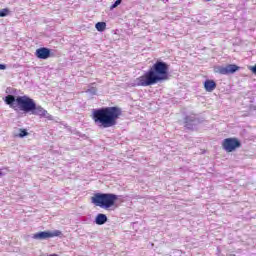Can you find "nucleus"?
Masks as SVG:
<instances>
[{
    "label": "nucleus",
    "instance_id": "2eb2a0df",
    "mask_svg": "<svg viewBox=\"0 0 256 256\" xmlns=\"http://www.w3.org/2000/svg\"><path fill=\"white\" fill-rule=\"evenodd\" d=\"M5 69H7V65L0 64V71H5Z\"/></svg>",
    "mask_w": 256,
    "mask_h": 256
},
{
    "label": "nucleus",
    "instance_id": "f03ea898",
    "mask_svg": "<svg viewBox=\"0 0 256 256\" xmlns=\"http://www.w3.org/2000/svg\"><path fill=\"white\" fill-rule=\"evenodd\" d=\"M4 101L6 105H9V107L14 111H24V113H32V115L46 117V119H53L47 110L41 106H37L35 101L27 96H18L15 98L13 95H7Z\"/></svg>",
    "mask_w": 256,
    "mask_h": 256
},
{
    "label": "nucleus",
    "instance_id": "39448f33",
    "mask_svg": "<svg viewBox=\"0 0 256 256\" xmlns=\"http://www.w3.org/2000/svg\"><path fill=\"white\" fill-rule=\"evenodd\" d=\"M241 147V141L239 138H226L222 142V148L226 153H233Z\"/></svg>",
    "mask_w": 256,
    "mask_h": 256
},
{
    "label": "nucleus",
    "instance_id": "0eeeda50",
    "mask_svg": "<svg viewBox=\"0 0 256 256\" xmlns=\"http://www.w3.org/2000/svg\"><path fill=\"white\" fill-rule=\"evenodd\" d=\"M63 233L60 230H54L53 232L50 231H43L38 232L33 235V239H38L40 241H43V239H51L53 237H61Z\"/></svg>",
    "mask_w": 256,
    "mask_h": 256
},
{
    "label": "nucleus",
    "instance_id": "9b49d317",
    "mask_svg": "<svg viewBox=\"0 0 256 256\" xmlns=\"http://www.w3.org/2000/svg\"><path fill=\"white\" fill-rule=\"evenodd\" d=\"M97 31L103 32L107 29V23L105 22H97L95 25Z\"/></svg>",
    "mask_w": 256,
    "mask_h": 256
},
{
    "label": "nucleus",
    "instance_id": "20e7f679",
    "mask_svg": "<svg viewBox=\"0 0 256 256\" xmlns=\"http://www.w3.org/2000/svg\"><path fill=\"white\" fill-rule=\"evenodd\" d=\"M119 197L111 193H96L91 197V203L101 209L109 211L112 207H115V203Z\"/></svg>",
    "mask_w": 256,
    "mask_h": 256
},
{
    "label": "nucleus",
    "instance_id": "4468645a",
    "mask_svg": "<svg viewBox=\"0 0 256 256\" xmlns=\"http://www.w3.org/2000/svg\"><path fill=\"white\" fill-rule=\"evenodd\" d=\"M121 5V0H116L115 3L111 6V9H115V7H119Z\"/></svg>",
    "mask_w": 256,
    "mask_h": 256
},
{
    "label": "nucleus",
    "instance_id": "dca6fc26",
    "mask_svg": "<svg viewBox=\"0 0 256 256\" xmlns=\"http://www.w3.org/2000/svg\"><path fill=\"white\" fill-rule=\"evenodd\" d=\"M251 71L256 75V64L251 68Z\"/></svg>",
    "mask_w": 256,
    "mask_h": 256
},
{
    "label": "nucleus",
    "instance_id": "423d86ee",
    "mask_svg": "<svg viewBox=\"0 0 256 256\" xmlns=\"http://www.w3.org/2000/svg\"><path fill=\"white\" fill-rule=\"evenodd\" d=\"M241 67L236 64H228L226 66H215L214 73H218L219 75H233V73H237Z\"/></svg>",
    "mask_w": 256,
    "mask_h": 256
},
{
    "label": "nucleus",
    "instance_id": "7ed1b4c3",
    "mask_svg": "<svg viewBox=\"0 0 256 256\" xmlns=\"http://www.w3.org/2000/svg\"><path fill=\"white\" fill-rule=\"evenodd\" d=\"M123 110L118 106L103 107L92 111V120L100 129H109L115 127L117 121L121 119Z\"/></svg>",
    "mask_w": 256,
    "mask_h": 256
},
{
    "label": "nucleus",
    "instance_id": "1a4fd4ad",
    "mask_svg": "<svg viewBox=\"0 0 256 256\" xmlns=\"http://www.w3.org/2000/svg\"><path fill=\"white\" fill-rule=\"evenodd\" d=\"M204 89L208 93H213V91H215V89H217V83L214 80L208 79L204 82Z\"/></svg>",
    "mask_w": 256,
    "mask_h": 256
},
{
    "label": "nucleus",
    "instance_id": "f8f14e48",
    "mask_svg": "<svg viewBox=\"0 0 256 256\" xmlns=\"http://www.w3.org/2000/svg\"><path fill=\"white\" fill-rule=\"evenodd\" d=\"M19 131L20 133L18 134V137L20 138L27 137V135H29V132H27L26 129H20Z\"/></svg>",
    "mask_w": 256,
    "mask_h": 256
},
{
    "label": "nucleus",
    "instance_id": "9d476101",
    "mask_svg": "<svg viewBox=\"0 0 256 256\" xmlns=\"http://www.w3.org/2000/svg\"><path fill=\"white\" fill-rule=\"evenodd\" d=\"M107 221V215L105 214H98L95 218L96 225H105V222Z\"/></svg>",
    "mask_w": 256,
    "mask_h": 256
},
{
    "label": "nucleus",
    "instance_id": "6e6552de",
    "mask_svg": "<svg viewBox=\"0 0 256 256\" xmlns=\"http://www.w3.org/2000/svg\"><path fill=\"white\" fill-rule=\"evenodd\" d=\"M35 55L38 59H49L51 57V49L45 47L38 48Z\"/></svg>",
    "mask_w": 256,
    "mask_h": 256
},
{
    "label": "nucleus",
    "instance_id": "f257e3e1",
    "mask_svg": "<svg viewBox=\"0 0 256 256\" xmlns=\"http://www.w3.org/2000/svg\"><path fill=\"white\" fill-rule=\"evenodd\" d=\"M162 81H169V64L156 61L147 72L135 79L134 87H151Z\"/></svg>",
    "mask_w": 256,
    "mask_h": 256
},
{
    "label": "nucleus",
    "instance_id": "ddd939ff",
    "mask_svg": "<svg viewBox=\"0 0 256 256\" xmlns=\"http://www.w3.org/2000/svg\"><path fill=\"white\" fill-rule=\"evenodd\" d=\"M9 15V9L4 8L0 11V17H7Z\"/></svg>",
    "mask_w": 256,
    "mask_h": 256
},
{
    "label": "nucleus",
    "instance_id": "f3484780",
    "mask_svg": "<svg viewBox=\"0 0 256 256\" xmlns=\"http://www.w3.org/2000/svg\"><path fill=\"white\" fill-rule=\"evenodd\" d=\"M0 177H3V172L0 170Z\"/></svg>",
    "mask_w": 256,
    "mask_h": 256
}]
</instances>
